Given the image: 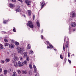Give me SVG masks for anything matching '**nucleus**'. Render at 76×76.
<instances>
[{
  "label": "nucleus",
  "instance_id": "nucleus-15",
  "mask_svg": "<svg viewBox=\"0 0 76 76\" xmlns=\"http://www.w3.org/2000/svg\"><path fill=\"white\" fill-rule=\"evenodd\" d=\"M33 68L34 69V70L35 72H37V68H36V66H35V65H33Z\"/></svg>",
  "mask_w": 76,
  "mask_h": 76
},
{
  "label": "nucleus",
  "instance_id": "nucleus-32",
  "mask_svg": "<svg viewBox=\"0 0 76 76\" xmlns=\"http://www.w3.org/2000/svg\"><path fill=\"white\" fill-rule=\"evenodd\" d=\"M4 45L5 46H8V45H9V44H7V43H5L4 44Z\"/></svg>",
  "mask_w": 76,
  "mask_h": 76
},
{
  "label": "nucleus",
  "instance_id": "nucleus-48",
  "mask_svg": "<svg viewBox=\"0 0 76 76\" xmlns=\"http://www.w3.org/2000/svg\"><path fill=\"white\" fill-rule=\"evenodd\" d=\"M68 61H69V62L70 63H71V61H70V60H68Z\"/></svg>",
  "mask_w": 76,
  "mask_h": 76
},
{
  "label": "nucleus",
  "instance_id": "nucleus-44",
  "mask_svg": "<svg viewBox=\"0 0 76 76\" xmlns=\"http://www.w3.org/2000/svg\"><path fill=\"white\" fill-rule=\"evenodd\" d=\"M49 46L51 48H53V46H52V45H51V44H50Z\"/></svg>",
  "mask_w": 76,
  "mask_h": 76
},
{
  "label": "nucleus",
  "instance_id": "nucleus-59",
  "mask_svg": "<svg viewBox=\"0 0 76 76\" xmlns=\"http://www.w3.org/2000/svg\"><path fill=\"white\" fill-rule=\"evenodd\" d=\"M20 76V75H19V76Z\"/></svg>",
  "mask_w": 76,
  "mask_h": 76
},
{
  "label": "nucleus",
  "instance_id": "nucleus-17",
  "mask_svg": "<svg viewBox=\"0 0 76 76\" xmlns=\"http://www.w3.org/2000/svg\"><path fill=\"white\" fill-rule=\"evenodd\" d=\"M28 73L30 75V76H31L32 75V71L31 70H30L28 72Z\"/></svg>",
  "mask_w": 76,
  "mask_h": 76
},
{
  "label": "nucleus",
  "instance_id": "nucleus-9",
  "mask_svg": "<svg viewBox=\"0 0 76 76\" xmlns=\"http://www.w3.org/2000/svg\"><path fill=\"white\" fill-rule=\"evenodd\" d=\"M9 5H10V7L12 9H13V7H15V5L12 4H10Z\"/></svg>",
  "mask_w": 76,
  "mask_h": 76
},
{
  "label": "nucleus",
  "instance_id": "nucleus-43",
  "mask_svg": "<svg viewBox=\"0 0 76 76\" xmlns=\"http://www.w3.org/2000/svg\"><path fill=\"white\" fill-rule=\"evenodd\" d=\"M18 72L19 73H20V71L19 70H18Z\"/></svg>",
  "mask_w": 76,
  "mask_h": 76
},
{
  "label": "nucleus",
  "instance_id": "nucleus-45",
  "mask_svg": "<svg viewBox=\"0 0 76 76\" xmlns=\"http://www.w3.org/2000/svg\"><path fill=\"white\" fill-rule=\"evenodd\" d=\"M13 32H16V30L15 28H14L13 30Z\"/></svg>",
  "mask_w": 76,
  "mask_h": 76
},
{
  "label": "nucleus",
  "instance_id": "nucleus-25",
  "mask_svg": "<svg viewBox=\"0 0 76 76\" xmlns=\"http://www.w3.org/2000/svg\"><path fill=\"white\" fill-rule=\"evenodd\" d=\"M23 63L24 64H27V62L26 61H24Z\"/></svg>",
  "mask_w": 76,
  "mask_h": 76
},
{
  "label": "nucleus",
  "instance_id": "nucleus-30",
  "mask_svg": "<svg viewBox=\"0 0 76 76\" xmlns=\"http://www.w3.org/2000/svg\"><path fill=\"white\" fill-rule=\"evenodd\" d=\"M68 45H69L68 44V43H67V42H66V48H67V47H68Z\"/></svg>",
  "mask_w": 76,
  "mask_h": 76
},
{
  "label": "nucleus",
  "instance_id": "nucleus-26",
  "mask_svg": "<svg viewBox=\"0 0 76 76\" xmlns=\"http://www.w3.org/2000/svg\"><path fill=\"white\" fill-rule=\"evenodd\" d=\"M7 70H5L4 71V74H5V75H6V74H7Z\"/></svg>",
  "mask_w": 76,
  "mask_h": 76
},
{
  "label": "nucleus",
  "instance_id": "nucleus-2",
  "mask_svg": "<svg viewBox=\"0 0 76 76\" xmlns=\"http://www.w3.org/2000/svg\"><path fill=\"white\" fill-rule=\"evenodd\" d=\"M28 23L27 24V25L29 26L30 28H33L34 26V25L32 23V22H31V21H28Z\"/></svg>",
  "mask_w": 76,
  "mask_h": 76
},
{
  "label": "nucleus",
  "instance_id": "nucleus-1",
  "mask_svg": "<svg viewBox=\"0 0 76 76\" xmlns=\"http://www.w3.org/2000/svg\"><path fill=\"white\" fill-rule=\"evenodd\" d=\"M16 49L17 50V52L18 54L20 53L21 54H22L23 53V48H21L20 47H17L16 48Z\"/></svg>",
  "mask_w": 76,
  "mask_h": 76
},
{
  "label": "nucleus",
  "instance_id": "nucleus-47",
  "mask_svg": "<svg viewBox=\"0 0 76 76\" xmlns=\"http://www.w3.org/2000/svg\"><path fill=\"white\" fill-rule=\"evenodd\" d=\"M47 44H49V45H50V42H49V41H47Z\"/></svg>",
  "mask_w": 76,
  "mask_h": 76
},
{
  "label": "nucleus",
  "instance_id": "nucleus-33",
  "mask_svg": "<svg viewBox=\"0 0 76 76\" xmlns=\"http://www.w3.org/2000/svg\"><path fill=\"white\" fill-rule=\"evenodd\" d=\"M45 5V3H44L42 4L41 7V9H42L43 8V6H44Z\"/></svg>",
  "mask_w": 76,
  "mask_h": 76
},
{
  "label": "nucleus",
  "instance_id": "nucleus-53",
  "mask_svg": "<svg viewBox=\"0 0 76 76\" xmlns=\"http://www.w3.org/2000/svg\"><path fill=\"white\" fill-rule=\"evenodd\" d=\"M12 42H14V40H12Z\"/></svg>",
  "mask_w": 76,
  "mask_h": 76
},
{
  "label": "nucleus",
  "instance_id": "nucleus-6",
  "mask_svg": "<svg viewBox=\"0 0 76 76\" xmlns=\"http://www.w3.org/2000/svg\"><path fill=\"white\" fill-rule=\"evenodd\" d=\"M26 3L27 4V6H30V3H31V1H25Z\"/></svg>",
  "mask_w": 76,
  "mask_h": 76
},
{
  "label": "nucleus",
  "instance_id": "nucleus-3",
  "mask_svg": "<svg viewBox=\"0 0 76 76\" xmlns=\"http://www.w3.org/2000/svg\"><path fill=\"white\" fill-rule=\"evenodd\" d=\"M12 55L13 57L14 56L13 58L14 60H15V61H18V60H19V58L15 56L16 54L15 53H13L12 54Z\"/></svg>",
  "mask_w": 76,
  "mask_h": 76
},
{
  "label": "nucleus",
  "instance_id": "nucleus-57",
  "mask_svg": "<svg viewBox=\"0 0 76 76\" xmlns=\"http://www.w3.org/2000/svg\"><path fill=\"white\" fill-rule=\"evenodd\" d=\"M69 57H70V55L69 56H68Z\"/></svg>",
  "mask_w": 76,
  "mask_h": 76
},
{
  "label": "nucleus",
  "instance_id": "nucleus-5",
  "mask_svg": "<svg viewBox=\"0 0 76 76\" xmlns=\"http://www.w3.org/2000/svg\"><path fill=\"white\" fill-rule=\"evenodd\" d=\"M17 9L15 10L16 12H20V7L19 5H18L16 7Z\"/></svg>",
  "mask_w": 76,
  "mask_h": 76
},
{
  "label": "nucleus",
  "instance_id": "nucleus-8",
  "mask_svg": "<svg viewBox=\"0 0 76 76\" xmlns=\"http://www.w3.org/2000/svg\"><path fill=\"white\" fill-rule=\"evenodd\" d=\"M9 47L10 48H13L15 47V45L12 44H10L9 45Z\"/></svg>",
  "mask_w": 76,
  "mask_h": 76
},
{
  "label": "nucleus",
  "instance_id": "nucleus-60",
  "mask_svg": "<svg viewBox=\"0 0 76 76\" xmlns=\"http://www.w3.org/2000/svg\"><path fill=\"white\" fill-rule=\"evenodd\" d=\"M0 67H1V66H0Z\"/></svg>",
  "mask_w": 76,
  "mask_h": 76
},
{
  "label": "nucleus",
  "instance_id": "nucleus-28",
  "mask_svg": "<svg viewBox=\"0 0 76 76\" xmlns=\"http://www.w3.org/2000/svg\"><path fill=\"white\" fill-rule=\"evenodd\" d=\"M26 60L27 61H29V57H27L26 58Z\"/></svg>",
  "mask_w": 76,
  "mask_h": 76
},
{
  "label": "nucleus",
  "instance_id": "nucleus-56",
  "mask_svg": "<svg viewBox=\"0 0 76 76\" xmlns=\"http://www.w3.org/2000/svg\"><path fill=\"white\" fill-rule=\"evenodd\" d=\"M43 31V30H42V32Z\"/></svg>",
  "mask_w": 76,
  "mask_h": 76
},
{
  "label": "nucleus",
  "instance_id": "nucleus-4",
  "mask_svg": "<svg viewBox=\"0 0 76 76\" xmlns=\"http://www.w3.org/2000/svg\"><path fill=\"white\" fill-rule=\"evenodd\" d=\"M18 66L19 67H21L23 65V63L20 62V61H18Z\"/></svg>",
  "mask_w": 76,
  "mask_h": 76
},
{
  "label": "nucleus",
  "instance_id": "nucleus-41",
  "mask_svg": "<svg viewBox=\"0 0 76 76\" xmlns=\"http://www.w3.org/2000/svg\"><path fill=\"white\" fill-rule=\"evenodd\" d=\"M1 72H2V68H0V73H1Z\"/></svg>",
  "mask_w": 76,
  "mask_h": 76
},
{
  "label": "nucleus",
  "instance_id": "nucleus-23",
  "mask_svg": "<svg viewBox=\"0 0 76 76\" xmlns=\"http://www.w3.org/2000/svg\"><path fill=\"white\" fill-rule=\"evenodd\" d=\"M29 67L30 69H32V66L31 64H30L29 65Z\"/></svg>",
  "mask_w": 76,
  "mask_h": 76
},
{
  "label": "nucleus",
  "instance_id": "nucleus-7",
  "mask_svg": "<svg viewBox=\"0 0 76 76\" xmlns=\"http://www.w3.org/2000/svg\"><path fill=\"white\" fill-rule=\"evenodd\" d=\"M71 26L72 27H75V26H76V23L75 22L72 23H71Z\"/></svg>",
  "mask_w": 76,
  "mask_h": 76
},
{
  "label": "nucleus",
  "instance_id": "nucleus-12",
  "mask_svg": "<svg viewBox=\"0 0 76 76\" xmlns=\"http://www.w3.org/2000/svg\"><path fill=\"white\" fill-rule=\"evenodd\" d=\"M8 72L9 73H12L13 72V69L10 68L8 70Z\"/></svg>",
  "mask_w": 76,
  "mask_h": 76
},
{
  "label": "nucleus",
  "instance_id": "nucleus-10",
  "mask_svg": "<svg viewBox=\"0 0 76 76\" xmlns=\"http://www.w3.org/2000/svg\"><path fill=\"white\" fill-rule=\"evenodd\" d=\"M72 17H76V13H75L74 12H72Z\"/></svg>",
  "mask_w": 76,
  "mask_h": 76
},
{
  "label": "nucleus",
  "instance_id": "nucleus-58",
  "mask_svg": "<svg viewBox=\"0 0 76 76\" xmlns=\"http://www.w3.org/2000/svg\"><path fill=\"white\" fill-rule=\"evenodd\" d=\"M75 1H76V0H75Z\"/></svg>",
  "mask_w": 76,
  "mask_h": 76
},
{
  "label": "nucleus",
  "instance_id": "nucleus-39",
  "mask_svg": "<svg viewBox=\"0 0 76 76\" xmlns=\"http://www.w3.org/2000/svg\"><path fill=\"white\" fill-rule=\"evenodd\" d=\"M7 22V21H6L5 20H4L3 21V23H6Z\"/></svg>",
  "mask_w": 76,
  "mask_h": 76
},
{
  "label": "nucleus",
  "instance_id": "nucleus-19",
  "mask_svg": "<svg viewBox=\"0 0 76 76\" xmlns=\"http://www.w3.org/2000/svg\"><path fill=\"white\" fill-rule=\"evenodd\" d=\"M15 45H16V46H17V47H18V45H19V43L18 42H15Z\"/></svg>",
  "mask_w": 76,
  "mask_h": 76
},
{
  "label": "nucleus",
  "instance_id": "nucleus-50",
  "mask_svg": "<svg viewBox=\"0 0 76 76\" xmlns=\"http://www.w3.org/2000/svg\"><path fill=\"white\" fill-rule=\"evenodd\" d=\"M41 38L42 39H43V36H42V35L41 36Z\"/></svg>",
  "mask_w": 76,
  "mask_h": 76
},
{
  "label": "nucleus",
  "instance_id": "nucleus-13",
  "mask_svg": "<svg viewBox=\"0 0 76 76\" xmlns=\"http://www.w3.org/2000/svg\"><path fill=\"white\" fill-rule=\"evenodd\" d=\"M31 11L30 10H28V15L29 16H31Z\"/></svg>",
  "mask_w": 76,
  "mask_h": 76
},
{
  "label": "nucleus",
  "instance_id": "nucleus-54",
  "mask_svg": "<svg viewBox=\"0 0 76 76\" xmlns=\"http://www.w3.org/2000/svg\"><path fill=\"white\" fill-rule=\"evenodd\" d=\"M0 76H4L3 75H0Z\"/></svg>",
  "mask_w": 76,
  "mask_h": 76
},
{
  "label": "nucleus",
  "instance_id": "nucleus-35",
  "mask_svg": "<svg viewBox=\"0 0 76 76\" xmlns=\"http://www.w3.org/2000/svg\"><path fill=\"white\" fill-rule=\"evenodd\" d=\"M12 63H15V60H13L12 61Z\"/></svg>",
  "mask_w": 76,
  "mask_h": 76
},
{
  "label": "nucleus",
  "instance_id": "nucleus-27",
  "mask_svg": "<svg viewBox=\"0 0 76 76\" xmlns=\"http://www.w3.org/2000/svg\"><path fill=\"white\" fill-rule=\"evenodd\" d=\"M4 41L5 42H8V40L6 39H4Z\"/></svg>",
  "mask_w": 76,
  "mask_h": 76
},
{
  "label": "nucleus",
  "instance_id": "nucleus-51",
  "mask_svg": "<svg viewBox=\"0 0 76 76\" xmlns=\"http://www.w3.org/2000/svg\"><path fill=\"white\" fill-rule=\"evenodd\" d=\"M47 48H50L49 46H48Z\"/></svg>",
  "mask_w": 76,
  "mask_h": 76
},
{
  "label": "nucleus",
  "instance_id": "nucleus-14",
  "mask_svg": "<svg viewBox=\"0 0 76 76\" xmlns=\"http://www.w3.org/2000/svg\"><path fill=\"white\" fill-rule=\"evenodd\" d=\"M31 48V45H28L27 46V50H29Z\"/></svg>",
  "mask_w": 76,
  "mask_h": 76
},
{
  "label": "nucleus",
  "instance_id": "nucleus-38",
  "mask_svg": "<svg viewBox=\"0 0 76 76\" xmlns=\"http://www.w3.org/2000/svg\"><path fill=\"white\" fill-rule=\"evenodd\" d=\"M17 0L19 1H20L21 3H22L23 2V1H22V0Z\"/></svg>",
  "mask_w": 76,
  "mask_h": 76
},
{
  "label": "nucleus",
  "instance_id": "nucleus-24",
  "mask_svg": "<svg viewBox=\"0 0 76 76\" xmlns=\"http://www.w3.org/2000/svg\"><path fill=\"white\" fill-rule=\"evenodd\" d=\"M5 61L6 62H9L10 61L9 59H6Z\"/></svg>",
  "mask_w": 76,
  "mask_h": 76
},
{
  "label": "nucleus",
  "instance_id": "nucleus-61",
  "mask_svg": "<svg viewBox=\"0 0 76 76\" xmlns=\"http://www.w3.org/2000/svg\"><path fill=\"white\" fill-rule=\"evenodd\" d=\"M54 50H55V49H54Z\"/></svg>",
  "mask_w": 76,
  "mask_h": 76
},
{
  "label": "nucleus",
  "instance_id": "nucleus-52",
  "mask_svg": "<svg viewBox=\"0 0 76 76\" xmlns=\"http://www.w3.org/2000/svg\"><path fill=\"white\" fill-rule=\"evenodd\" d=\"M68 56H70V53H68Z\"/></svg>",
  "mask_w": 76,
  "mask_h": 76
},
{
  "label": "nucleus",
  "instance_id": "nucleus-21",
  "mask_svg": "<svg viewBox=\"0 0 76 76\" xmlns=\"http://www.w3.org/2000/svg\"><path fill=\"white\" fill-rule=\"evenodd\" d=\"M14 66H15V67H18V63H17L16 62L15 63H14Z\"/></svg>",
  "mask_w": 76,
  "mask_h": 76
},
{
  "label": "nucleus",
  "instance_id": "nucleus-42",
  "mask_svg": "<svg viewBox=\"0 0 76 76\" xmlns=\"http://www.w3.org/2000/svg\"><path fill=\"white\" fill-rule=\"evenodd\" d=\"M35 15H34L33 18V20H34V19H35Z\"/></svg>",
  "mask_w": 76,
  "mask_h": 76
},
{
  "label": "nucleus",
  "instance_id": "nucleus-40",
  "mask_svg": "<svg viewBox=\"0 0 76 76\" xmlns=\"http://www.w3.org/2000/svg\"><path fill=\"white\" fill-rule=\"evenodd\" d=\"M63 48L64 51H65V48L64 47V45H63Z\"/></svg>",
  "mask_w": 76,
  "mask_h": 76
},
{
  "label": "nucleus",
  "instance_id": "nucleus-11",
  "mask_svg": "<svg viewBox=\"0 0 76 76\" xmlns=\"http://www.w3.org/2000/svg\"><path fill=\"white\" fill-rule=\"evenodd\" d=\"M23 57L24 58H25L27 56V55H26V53L25 52L23 54Z\"/></svg>",
  "mask_w": 76,
  "mask_h": 76
},
{
  "label": "nucleus",
  "instance_id": "nucleus-16",
  "mask_svg": "<svg viewBox=\"0 0 76 76\" xmlns=\"http://www.w3.org/2000/svg\"><path fill=\"white\" fill-rule=\"evenodd\" d=\"M28 72V71H24V70H23L22 71V73L23 74H26L27 73V72Z\"/></svg>",
  "mask_w": 76,
  "mask_h": 76
},
{
  "label": "nucleus",
  "instance_id": "nucleus-18",
  "mask_svg": "<svg viewBox=\"0 0 76 76\" xmlns=\"http://www.w3.org/2000/svg\"><path fill=\"white\" fill-rule=\"evenodd\" d=\"M28 53L29 54H32L34 53V52H33V51L31 50L29 51Z\"/></svg>",
  "mask_w": 76,
  "mask_h": 76
},
{
  "label": "nucleus",
  "instance_id": "nucleus-55",
  "mask_svg": "<svg viewBox=\"0 0 76 76\" xmlns=\"http://www.w3.org/2000/svg\"><path fill=\"white\" fill-rule=\"evenodd\" d=\"M69 29H70V27H69Z\"/></svg>",
  "mask_w": 76,
  "mask_h": 76
},
{
  "label": "nucleus",
  "instance_id": "nucleus-36",
  "mask_svg": "<svg viewBox=\"0 0 76 76\" xmlns=\"http://www.w3.org/2000/svg\"><path fill=\"white\" fill-rule=\"evenodd\" d=\"M35 76H39V74L38 73H36Z\"/></svg>",
  "mask_w": 76,
  "mask_h": 76
},
{
  "label": "nucleus",
  "instance_id": "nucleus-46",
  "mask_svg": "<svg viewBox=\"0 0 76 76\" xmlns=\"http://www.w3.org/2000/svg\"><path fill=\"white\" fill-rule=\"evenodd\" d=\"M44 3V1H42V2L41 3V5H42V4H43V3Z\"/></svg>",
  "mask_w": 76,
  "mask_h": 76
},
{
  "label": "nucleus",
  "instance_id": "nucleus-20",
  "mask_svg": "<svg viewBox=\"0 0 76 76\" xmlns=\"http://www.w3.org/2000/svg\"><path fill=\"white\" fill-rule=\"evenodd\" d=\"M37 26H38L39 28V27L40 26V24H39V23L38 21L37 22Z\"/></svg>",
  "mask_w": 76,
  "mask_h": 76
},
{
  "label": "nucleus",
  "instance_id": "nucleus-34",
  "mask_svg": "<svg viewBox=\"0 0 76 76\" xmlns=\"http://www.w3.org/2000/svg\"><path fill=\"white\" fill-rule=\"evenodd\" d=\"M20 60H23V58L21 56L20 57Z\"/></svg>",
  "mask_w": 76,
  "mask_h": 76
},
{
  "label": "nucleus",
  "instance_id": "nucleus-22",
  "mask_svg": "<svg viewBox=\"0 0 76 76\" xmlns=\"http://www.w3.org/2000/svg\"><path fill=\"white\" fill-rule=\"evenodd\" d=\"M3 48V46L2 45H0V50H1Z\"/></svg>",
  "mask_w": 76,
  "mask_h": 76
},
{
  "label": "nucleus",
  "instance_id": "nucleus-49",
  "mask_svg": "<svg viewBox=\"0 0 76 76\" xmlns=\"http://www.w3.org/2000/svg\"><path fill=\"white\" fill-rule=\"evenodd\" d=\"M23 16L24 18H26V16H25V15H23Z\"/></svg>",
  "mask_w": 76,
  "mask_h": 76
},
{
  "label": "nucleus",
  "instance_id": "nucleus-37",
  "mask_svg": "<svg viewBox=\"0 0 76 76\" xmlns=\"http://www.w3.org/2000/svg\"><path fill=\"white\" fill-rule=\"evenodd\" d=\"M12 2H16V0H11Z\"/></svg>",
  "mask_w": 76,
  "mask_h": 76
},
{
  "label": "nucleus",
  "instance_id": "nucleus-62",
  "mask_svg": "<svg viewBox=\"0 0 76 76\" xmlns=\"http://www.w3.org/2000/svg\"><path fill=\"white\" fill-rule=\"evenodd\" d=\"M65 60H66V59H65Z\"/></svg>",
  "mask_w": 76,
  "mask_h": 76
},
{
  "label": "nucleus",
  "instance_id": "nucleus-29",
  "mask_svg": "<svg viewBox=\"0 0 76 76\" xmlns=\"http://www.w3.org/2000/svg\"><path fill=\"white\" fill-rule=\"evenodd\" d=\"M60 57L61 59H63V56H62V55H60Z\"/></svg>",
  "mask_w": 76,
  "mask_h": 76
},
{
  "label": "nucleus",
  "instance_id": "nucleus-31",
  "mask_svg": "<svg viewBox=\"0 0 76 76\" xmlns=\"http://www.w3.org/2000/svg\"><path fill=\"white\" fill-rule=\"evenodd\" d=\"M1 63H4V60H1Z\"/></svg>",
  "mask_w": 76,
  "mask_h": 76
}]
</instances>
